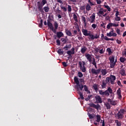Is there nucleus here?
<instances>
[{"mask_svg":"<svg viewBox=\"0 0 126 126\" xmlns=\"http://www.w3.org/2000/svg\"><path fill=\"white\" fill-rule=\"evenodd\" d=\"M91 72L93 74H95V75L99 74V72H101L102 75H103V76H105V75L107 74V70L105 69H102L101 70V68H98L97 69L92 68Z\"/></svg>","mask_w":126,"mask_h":126,"instance_id":"f257e3e1","label":"nucleus"},{"mask_svg":"<svg viewBox=\"0 0 126 126\" xmlns=\"http://www.w3.org/2000/svg\"><path fill=\"white\" fill-rule=\"evenodd\" d=\"M47 3V0H42L41 1H37V6L39 11L40 12H44V10L43 9V6Z\"/></svg>","mask_w":126,"mask_h":126,"instance_id":"f03ea898","label":"nucleus"},{"mask_svg":"<svg viewBox=\"0 0 126 126\" xmlns=\"http://www.w3.org/2000/svg\"><path fill=\"white\" fill-rule=\"evenodd\" d=\"M85 57H86L87 60H88V62L90 63H92V64L94 65L97 64V63H96V62L95 61V58L94 57L92 58V55L86 53L85 54Z\"/></svg>","mask_w":126,"mask_h":126,"instance_id":"7ed1b4c3","label":"nucleus"},{"mask_svg":"<svg viewBox=\"0 0 126 126\" xmlns=\"http://www.w3.org/2000/svg\"><path fill=\"white\" fill-rule=\"evenodd\" d=\"M74 81L76 84H77L76 86V88L77 89V91H79V90L82 91V89H83L84 88V86H83V85H81L79 84V80H78V78L76 76H75L74 77Z\"/></svg>","mask_w":126,"mask_h":126,"instance_id":"20e7f679","label":"nucleus"},{"mask_svg":"<svg viewBox=\"0 0 126 126\" xmlns=\"http://www.w3.org/2000/svg\"><path fill=\"white\" fill-rule=\"evenodd\" d=\"M126 112V110L125 109H121L120 111H118L117 114L116 115L117 119L118 120H122L124 118V114Z\"/></svg>","mask_w":126,"mask_h":126,"instance_id":"39448f33","label":"nucleus"},{"mask_svg":"<svg viewBox=\"0 0 126 126\" xmlns=\"http://www.w3.org/2000/svg\"><path fill=\"white\" fill-rule=\"evenodd\" d=\"M98 92L99 94L103 96V97H104V96H107V97L108 96H110V94H109V92H108L107 90L104 92L103 91V90H99Z\"/></svg>","mask_w":126,"mask_h":126,"instance_id":"423d86ee","label":"nucleus"},{"mask_svg":"<svg viewBox=\"0 0 126 126\" xmlns=\"http://www.w3.org/2000/svg\"><path fill=\"white\" fill-rule=\"evenodd\" d=\"M89 105L90 106V107H91V108H94V109H96V110H99V108L101 107L100 104H97V105H96L93 103L89 104Z\"/></svg>","mask_w":126,"mask_h":126,"instance_id":"0eeeda50","label":"nucleus"},{"mask_svg":"<svg viewBox=\"0 0 126 126\" xmlns=\"http://www.w3.org/2000/svg\"><path fill=\"white\" fill-rule=\"evenodd\" d=\"M78 64L80 69L82 70V72H85L86 71V67H85V66H83L82 67V62H79Z\"/></svg>","mask_w":126,"mask_h":126,"instance_id":"6e6552de","label":"nucleus"},{"mask_svg":"<svg viewBox=\"0 0 126 126\" xmlns=\"http://www.w3.org/2000/svg\"><path fill=\"white\" fill-rule=\"evenodd\" d=\"M95 17H96V16L95 15V13H93L91 15V16H90L89 21H90L91 23H94V22H95Z\"/></svg>","mask_w":126,"mask_h":126,"instance_id":"1a4fd4ad","label":"nucleus"},{"mask_svg":"<svg viewBox=\"0 0 126 126\" xmlns=\"http://www.w3.org/2000/svg\"><path fill=\"white\" fill-rule=\"evenodd\" d=\"M95 99L96 101V102L98 103V104H101L102 103V97L100 96V95H96L95 96Z\"/></svg>","mask_w":126,"mask_h":126,"instance_id":"9d476101","label":"nucleus"},{"mask_svg":"<svg viewBox=\"0 0 126 126\" xmlns=\"http://www.w3.org/2000/svg\"><path fill=\"white\" fill-rule=\"evenodd\" d=\"M110 83L111 84H115V80H116V76L115 75H111L110 77Z\"/></svg>","mask_w":126,"mask_h":126,"instance_id":"9b49d317","label":"nucleus"},{"mask_svg":"<svg viewBox=\"0 0 126 126\" xmlns=\"http://www.w3.org/2000/svg\"><path fill=\"white\" fill-rule=\"evenodd\" d=\"M82 32L83 35H84V36H88V35H89L90 33H91V32L88 31L87 30L84 29H82Z\"/></svg>","mask_w":126,"mask_h":126,"instance_id":"f8f14e48","label":"nucleus"},{"mask_svg":"<svg viewBox=\"0 0 126 126\" xmlns=\"http://www.w3.org/2000/svg\"><path fill=\"white\" fill-rule=\"evenodd\" d=\"M117 94L119 96L118 98L120 99H122V91L121 90V88H119L118 90L117 91Z\"/></svg>","mask_w":126,"mask_h":126,"instance_id":"ddd939ff","label":"nucleus"},{"mask_svg":"<svg viewBox=\"0 0 126 126\" xmlns=\"http://www.w3.org/2000/svg\"><path fill=\"white\" fill-rule=\"evenodd\" d=\"M107 101L110 102L111 105L112 106H116V105H117V102L115 100H112L111 98H108Z\"/></svg>","mask_w":126,"mask_h":126,"instance_id":"4468645a","label":"nucleus"},{"mask_svg":"<svg viewBox=\"0 0 126 126\" xmlns=\"http://www.w3.org/2000/svg\"><path fill=\"white\" fill-rule=\"evenodd\" d=\"M47 26L49 27V28H50V29L53 28V24L51 23L50 20H47Z\"/></svg>","mask_w":126,"mask_h":126,"instance_id":"2eb2a0df","label":"nucleus"},{"mask_svg":"<svg viewBox=\"0 0 126 126\" xmlns=\"http://www.w3.org/2000/svg\"><path fill=\"white\" fill-rule=\"evenodd\" d=\"M65 32L66 35H67V36H70V37H72V33H71V32H70V31L67 29H65Z\"/></svg>","mask_w":126,"mask_h":126,"instance_id":"dca6fc26","label":"nucleus"},{"mask_svg":"<svg viewBox=\"0 0 126 126\" xmlns=\"http://www.w3.org/2000/svg\"><path fill=\"white\" fill-rule=\"evenodd\" d=\"M87 51V47L86 46H84L81 49V53L83 54H85V52Z\"/></svg>","mask_w":126,"mask_h":126,"instance_id":"f3484780","label":"nucleus"},{"mask_svg":"<svg viewBox=\"0 0 126 126\" xmlns=\"http://www.w3.org/2000/svg\"><path fill=\"white\" fill-rule=\"evenodd\" d=\"M60 7H61V9H62L63 10V11H64V12H66V11H67V8L66 7V5L64 7V6H63V5L61 4L60 5Z\"/></svg>","mask_w":126,"mask_h":126,"instance_id":"a211bd4d","label":"nucleus"},{"mask_svg":"<svg viewBox=\"0 0 126 126\" xmlns=\"http://www.w3.org/2000/svg\"><path fill=\"white\" fill-rule=\"evenodd\" d=\"M57 35L58 38H62V37L63 36V32H57Z\"/></svg>","mask_w":126,"mask_h":126,"instance_id":"6ab92c4d","label":"nucleus"},{"mask_svg":"<svg viewBox=\"0 0 126 126\" xmlns=\"http://www.w3.org/2000/svg\"><path fill=\"white\" fill-rule=\"evenodd\" d=\"M88 115L91 120H92V119H94V118H95L96 116L94 114H90V113H88Z\"/></svg>","mask_w":126,"mask_h":126,"instance_id":"aec40b11","label":"nucleus"},{"mask_svg":"<svg viewBox=\"0 0 126 126\" xmlns=\"http://www.w3.org/2000/svg\"><path fill=\"white\" fill-rule=\"evenodd\" d=\"M88 36H89V37H90L89 38V40H94V35L93 34V33H91V32L89 33V35H88Z\"/></svg>","mask_w":126,"mask_h":126,"instance_id":"412c9836","label":"nucleus"},{"mask_svg":"<svg viewBox=\"0 0 126 126\" xmlns=\"http://www.w3.org/2000/svg\"><path fill=\"white\" fill-rule=\"evenodd\" d=\"M96 120H95V122L97 123H100V121H101V116L97 115L96 116Z\"/></svg>","mask_w":126,"mask_h":126,"instance_id":"4be33fe9","label":"nucleus"},{"mask_svg":"<svg viewBox=\"0 0 126 126\" xmlns=\"http://www.w3.org/2000/svg\"><path fill=\"white\" fill-rule=\"evenodd\" d=\"M107 85L106 82L104 80H102V84L101 85V87L102 89L106 88V86Z\"/></svg>","mask_w":126,"mask_h":126,"instance_id":"5701e85b","label":"nucleus"},{"mask_svg":"<svg viewBox=\"0 0 126 126\" xmlns=\"http://www.w3.org/2000/svg\"><path fill=\"white\" fill-rule=\"evenodd\" d=\"M104 106H105L107 110L111 109V105L110 104V103H109V102L105 103Z\"/></svg>","mask_w":126,"mask_h":126,"instance_id":"b1692460","label":"nucleus"},{"mask_svg":"<svg viewBox=\"0 0 126 126\" xmlns=\"http://www.w3.org/2000/svg\"><path fill=\"white\" fill-rule=\"evenodd\" d=\"M70 48H71V44H69L68 46L66 45L63 48V49L65 50V51H68V49H70Z\"/></svg>","mask_w":126,"mask_h":126,"instance_id":"393cba45","label":"nucleus"},{"mask_svg":"<svg viewBox=\"0 0 126 126\" xmlns=\"http://www.w3.org/2000/svg\"><path fill=\"white\" fill-rule=\"evenodd\" d=\"M120 73L123 76H126V71L124 69H122L120 70Z\"/></svg>","mask_w":126,"mask_h":126,"instance_id":"a878e982","label":"nucleus"},{"mask_svg":"<svg viewBox=\"0 0 126 126\" xmlns=\"http://www.w3.org/2000/svg\"><path fill=\"white\" fill-rule=\"evenodd\" d=\"M109 60L110 61V63H114L115 62V56H112L109 58Z\"/></svg>","mask_w":126,"mask_h":126,"instance_id":"bb28decb","label":"nucleus"},{"mask_svg":"<svg viewBox=\"0 0 126 126\" xmlns=\"http://www.w3.org/2000/svg\"><path fill=\"white\" fill-rule=\"evenodd\" d=\"M45 12H49V10H50V8L49 6H44L43 8Z\"/></svg>","mask_w":126,"mask_h":126,"instance_id":"cd10ccee","label":"nucleus"},{"mask_svg":"<svg viewBox=\"0 0 126 126\" xmlns=\"http://www.w3.org/2000/svg\"><path fill=\"white\" fill-rule=\"evenodd\" d=\"M110 68H114V67H115V65H116V62L110 63Z\"/></svg>","mask_w":126,"mask_h":126,"instance_id":"c85d7f7f","label":"nucleus"},{"mask_svg":"<svg viewBox=\"0 0 126 126\" xmlns=\"http://www.w3.org/2000/svg\"><path fill=\"white\" fill-rule=\"evenodd\" d=\"M86 9L88 11H89V10H91V6H90V5L89 4H87L86 5Z\"/></svg>","mask_w":126,"mask_h":126,"instance_id":"c756f323","label":"nucleus"},{"mask_svg":"<svg viewBox=\"0 0 126 126\" xmlns=\"http://www.w3.org/2000/svg\"><path fill=\"white\" fill-rule=\"evenodd\" d=\"M115 123L116 124L117 126H122V123H121V122H119L118 120H115Z\"/></svg>","mask_w":126,"mask_h":126,"instance_id":"7c9ffc66","label":"nucleus"},{"mask_svg":"<svg viewBox=\"0 0 126 126\" xmlns=\"http://www.w3.org/2000/svg\"><path fill=\"white\" fill-rule=\"evenodd\" d=\"M106 91L110 93V94H112L113 93V90L111 88V87H108Z\"/></svg>","mask_w":126,"mask_h":126,"instance_id":"2f4dec72","label":"nucleus"},{"mask_svg":"<svg viewBox=\"0 0 126 126\" xmlns=\"http://www.w3.org/2000/svg\"><path fill=\"white\" fill-rule=\"evenodd\" d=\"M57 53L59 55H63V51L62 50V49H59L57 51Z\"/></svg>","mask_w":126,"mask_h":126,"instance_id":"473e14b6","label":"nucleus"},{"mask_svg":"<svg viewBox=\"0 0 126 126\" xmlns=\"http://www.w3.org/2000/svg\"><path fill=\"white\" fill-rule=\"evenodd\" d=\"M93 88L95 91H98V85L97 84H94L93 85Z\"/></svg>","mask_w":126,"mask_h":126,"instance_id":"72a5a7b5","label":"nucleus"},{"mask_svg":"<svg viewBox=\"0 0 126 126\" xmlns=\"http://www.w3.org/2000/svg\"><path fill=\"white\" fill-rule=\"evenodd\" d=\"M84 90H85V91H86V92H88L89 93H90V91H88V87H87V85H84Z\"/></svg>","mask_w":126,"mask_h":126,"instance_id":"f704fd0d","label":"nucleus"},{"mask_svg":"<svg viewBox=\"0 0 126 126\" xmlns=\"http://www.w3.org/2000/svg\"><path fill=\"white\" fill-rule=\"evenodd\" d=\"M55 12H57V13H59V14H61L62 13V11L60 10V7H58L56 10H55Z\"/></svg>","mask_w":126,"mask_h":126,"instance_id":"c9c22d12","label":"nucleus"},{"mask_svg":"<svg viewBox=\"0 0 126 126\" xmlns=\"http://www.w3.org/2000/svg\"><path fill=\"white\" fill-rule=\"evenodd\" d=\"M126 58H124V57H121L120 58V61L121 62V63H125V62H126Z\"/></svg>","mask_w":126,"mask_h":126,"instance_id":"e433bc0d","label":"nucleus"},{"mask_svg":"<svg viewBox=\"0 0 126 126\" xmlns=\"http://www.w3.org/2000/svg\"><path fill=\"white\" fill-rule=\"evenodd\" d=\"M73 17L74 20L75 21H76V22H78L77 16H76V14H74L73 15Z\"/></svg>","mask_w":126,"mask_h":126,"instance_id":"4c0bfd02","label":"nucleus"},{"mask_svg":"<svg viewBox=\"0 0 126 126\" xmlns=\"http://www.w3.org/2000/svg\"><path fill=\"white\" fill-rule=\"evenodd\" d=\"M97 14L98 16H100V14H101V15H103L104 14V11H103V10H99Z\"/></svg>","mask_w":126,"mask_h":126,"instance_id":"58836bf2","label":"nucleus"},{"mask_svg":"<svg viewBox=\"0 0 126 126\" xmlns=\"http://www.w3.org/2000/svg\"><path fill=\"white\" fill-rule=\"evenodd\" d=\"M111 81V78L109 77L106 78L105 82L106 83H109Z\"/></svg>","mask_w":126,"mask_h":126,"instance_id":"ea45409f","label":"nucleus"},{"mask_svg":"<svg viewBox=\"0 0 126 126\" xmlns=\"http://www.w3.org/2000/svg\"><path fill=\"white\" fill-rule=\"evenodd\" d=\"M94 39H98V38H100V34L99 33H96L95 35H94Z\"/></svg>","mask_w":126,"mask_h":126,"instance_id":"a19ab883","label":"nucleus"},{"mask_svg":"<svg viewBox=\"0 0 126 126\" xmlns=\"http://www.w3.org/2000/svg\"><path fill=\"white\" fill-rule=\"evenodd\" d=\"M104 6L105 8H106L108 10V11H111V8L110 7V6L107 5H104Z\"/></svg>","mask_w":126,"mask_h":126,"instance_id":"79ce46f5","label":"nucleus"},{"mask_svg":"<svg viewBox=\"0 0 126 126\" xmlns=\"http://www.w3.org/2000/svg\"><path fill=\"white\" fill-rule=\"evenodd\" d=\"M115 21H120L121 17H120L119 16H116L115 17Z\"/></svg>","mask_w":126,"mask_h":126,"instance_id":"37998d69","label":"nucleus"},{"mask_svg":"<svg viewBox=\"0 0 126 126\" xmlns=\"http://www.w3.org/2000/svg\"><path fill=\"white\" fill-rule=\"evenodd\" d=\"M106 36H107V37H112L113 36V33L110 32L109 33H107Z\"/></svg>","mask_w":126,"mask_h":126,"instance_id":"c03bdc74","label":"nucleus"},{"mask_svg":"<svg viewBox=\"0 0 126 126\" xmlns=\"http://www.w3.org/2000/svg\"><path fill=\"white\" fill-rule=\"evenodd\" d=\"M67 10L68 11V12H71V6L69 5H67Z\"/></svg>","mask_w":126,"mask_h":126,"instance_id":"a18cd8bd","label":"nucleus"},{"mask_svg":"<svg viewBox=\"0 0 126 126\" xmlns=\"http://www.w3.org/2000/svg\"><path fill=\"white\" fill-rule=\"evenodd\" d=\"M54 27L55 28V29H58V28L59 27V24H58L57 22H55L54 23Z\"/></svg>","mask_w":126,"mask_h":126,"instance_id":"49530a36","label":"nucleus"},{"mask_svg":"<svg viewBox=\"0 0 126 126\" xmlns=\"http://www.w3.org/2000/svg\"><path fill=\"white\" fill-rule=\"evenodd\" d=\"M78 75L79 77L81 78L82 76H83V74H82L81 72H78Z\"/></svg>","mask_w":126,"mask_h":126,"instance_id":"de8ad7c7","label":"nucleus"},{"mask_svg":"<svg viewBox=\"0 0 126 126\" xmlns=\"http://www.w3.org/2000/svg\"><path fill=\"white\" fill-rule=\"evenodd\" d=\"M66 54L68 55V56H71V55H74V54H72V52H71V51L70 50L67 51Z\"/></svg>","mask_w":126,"mask_h":126,"instance_id":"09e8293b","label":"nucleus"},{"mask_svg":"<svg viewBox=\"0 0 126 126\" xmlns=\"http://www.w3.org/2000/svg\"><path fill=\"white\" fill-rule=\"evenodd\" d=\"M111 27H112V25L110 23L107 25L106 28L107 29H111Z\"/></svg>","mask_w":126,"mask_h":126,"instance_id":"8fccbe9b","label":"nucleus"},{"mask_svg":"<svg viewBox=\"0 0 126 126\" xmlns=\"http://www.w3.org/2000/svg\"><path fill=\"white\" fill-rule=\"evenodd\" d=\"M111 27L113 26L114 27H118L119 26V24H116L113 23H111Z\"/></svg>","mask_w":126,"mask_h":126,"instance_id":"3c124183","label":"nucleus"},{"mask_svg":"<svg viewBox=\"0 0 126 126\" xmlns=\"http://www.w3.org/2000/svg\"><path fill=\"white\" fill-rule=\"evenodd\" d=\"M61 40H62V42H63V44H66V41L67 40V39L66 40L64 38H62Z\"/></svg>","mask_w":126,"mask_h":126,"instance_id":"603ef678","label":"nucleus"},{"mask_svg":"<svg viewBox=\"0 0 126 126\" xmlns=\"http://www.w3.org/2000/svg\"><path fill=\"white\" fill-rule=\"evenodd\" d=\"M57 46H61V41L59 39H57L56 41Z\"/></svg>","mask_w":126,"mask_h":126,"instance_id":"864d4df0","label":"nucleus"},{"mask_svg":"<svg viewBox=\"0 0 126 126\" xmlns=\"http://www.w3.org/2000/svg\"><path fill=\"white\" fill-rule=\"evenodd\" d=\"M107 52H108V54H112V50H111V48H108L107 49Z\"/></svg>","mask_w":126,"mask_h":126,"instance_id":"5fc2aeb1","label":"nucleus"},{"mask_svg":"<svg viewBox=\"0 0 126 126\" xmlns=\"http://www.w3.org/2000/svg\"><path fill=\"white\" fill-rule=\"evenodd\" d=\"M88 2L90 3V5H91V6L95 5V4L93 3V2H91V0H88Z\"/></svg>","mask_w":126,"mask_h":126,"instance_id":"6e6d98bb","label":"nucleus"},{"mask_svg":"<svg viewBox=\"0 0 126 126\" xmlns=\"http://www.w3.org/2000/svg\"><path fill=\"white\" fill-rule=\"evenodd\" d=\"M92 27L93 29H95V28H97V25L94 24L92 25Z\"/></svg>","mask_w":126,"mask_h":126,"instance_id":"4d7b16f0","label":"nucleus"},{"mask_svg":"<svg viewBox=\"0 0 126 126\" xmlns=\"http://www.w3.org/2000/svg\"><path fill=\"white\" fill-rule=\"evenodd\" d=\"M92 96V95H88V97L85 98V100L86 101H89V100H90V98H91Z\"/></svg>","mask_w":126,"mask_h":126,"instance_id":"13d9d810","label":"nucleus"},{"mask_svg":"<svg viewBox=\"0 0 126 126\" xmlns=\"http://www.w3.org/2000/svg\"><path fill=\"white\" fill-rule=\"evenodd\" d=\"M82 20L84 21V23H86V19L85 18V17L82 16Z\"/></svg>","mask_w":126,"mask_h":126,"instance_id":"bf43d9fd","label":"nucleus"},{"mask_svg":"<svg viewBox=\"0 0 126 126\" xmlns=\"http://www.w3.org/2000/svg\"><path fill=\"white\" fill-rule=\"evenodd\" d=\"M56 30L57 29H54V27L50 29V30H52V31H53V33H56V32H57V30Z\"/></svg>","mask_w":126,"mask_h":126,"instance_id":"052dcab7","label":"nucleus"},{"mask_svg":"<svg viewBox=\"0 0 126 126\" xmlns=\"http://www.w3.org/2000/svg\"><path fill=\"white\" fill-rule=\"evenodd\" d=\"M74 50H75L74 47H72V48H71V52H72V54H74H74H75V51H74Z\"/></svg>","mask_w":126,"mask_h":126,"instance_id":"680f3d73","label":"nucleus"},{"mask_svg":"<svg viewBox=\"0 0 126 126\" xmlns=\"http://www.w3.org/2000/svg\"><path fill=\"white\" fill-rule=\"evenodd\" d=\"M116 32L117 34H118V35H120V34H121V30L119 29H117L116 30Z\"/></svg>","mask_w":126,"mask_h":126,"instance_id":"e2e57ef3","label":"nucleus"},{"mask_svg":"<svg viewBox=\"0 0 126 126\" xmlns=\"http://www.w3.org/2000/svg\"><path fill=\"white\" fill-rule=\"evenodd\" d=\"M62 64L64 67H66V66H67V64H66V63L65 62H63Z\"/></svg>","mask_w":126,"mask_h":126,"instance_id":"0e129e2a","label":"nucleus"},{"mask_svg":"<svg viewBox=\"0 0 126 126\" xmlns=\"http://www.w3.org/2000/svg\"><path fill=\"white\" fill-rule=\"evenodd\" d=\"M101 3L102 1H101V0H96V3L97 4H101Z\"/></svg>","mask_w":126,"mask_h":126,"instance_id":"69168bd1","label":"nucleus"},{"mask_svg":"<svg viewBox=\"0 0 126 126\" xmlns=\"http://www.w3.org/2000/svg\"><path fill=\"white\" fill-rule=\"evenodd\" d=\"M117 84H118L119 86H121V87H123V85H122V83H121V81H118Z\"/></svg>","mask_w":126,"mask_h":126,"instance_id":"338daca9","label":"nucleus"},{"mask_svg":"<svg viewBox=\"0 0 126 126\" xmlns=\"http://www.w3.org/2000/svg\"><path fill=\"white\" fill-rule=\"evenodd\" d=\"M104 52H105V51H104V50H103V49H100V50H99V53H100V54H104Z\"/></svg>","mask_w":126,"mask_h":126,"instance_id":"774afa93","label":"nucleus"}]
</instances>
